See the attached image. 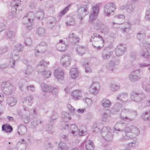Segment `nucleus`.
I'll use <instances>...</instances> for the list:
<instances>
[{
  "label": "nucleus",
  "instance_id": "29",
  "mask_svg": "<svg viewBox=\"0 0 150 150\" xmlns=\"http://www.w3.org/2000/svg\"><path fill=\"white\" fill-rule=\"evenodd\" d=\"M2 129L3 131H5L6 132H11L13 130L11 126L7 124L3 125L2 126Z\"/></svg>",
  "mask_w": 150,
  "mask_h": 150
},
{
  "label": "nucleus",
  "instance_id": "56",
  "mask_svg": "<svg viewBox=\"0 0 150 150\" xmlns=\"http://www.w3.org/2000/svg\"><path fill=\"white\" fill-rule=\"evenodd\" d=\"M139 67L141 69H143L145 67H149L150 64L146 63H139Z\"/></svg>",
  "mask_w": 150,
  "mask_h": 150
},
{
  "label": "nucleus",
  "instance_id": "17",
  "mask_svg": "<svg viewBox=\"0 0 150 150\" xmlns=\"http://www.w3.org/2000/svg\"><path fill=\"white\" fill-rule=\"evenodd\" d=\"M64 73L63 70L59 68L54 70V74L56 79L62 80L63 79Z\"/></svg>",
  "mask_w": 150,
  "mask_h": 150
},
{
  "label": "nucleus",
  "instance_id": "31",
  "mask_svg": "<svg viewBox=\"0 0 150 150\" xmlns=\"http://www.w3.org/2000/svg\"><path fill=\"white\" fill-rule=\"evenodd\" d=\"M62 120L66 122H68L71 119V117L69 114L65 112H62Z\"/></svg>",
  "mask_w": 150,
  "mask_h": 150
},
{
  "label": "nucleus",
  "instance_id": "6",
  "mask_svg": "<svg viewBox=\"0 0 150 150\" xmlns=\"http://www.w3.org/2000/svg\"><path fill=\"white\" fill-rule=\"evenodd\" d=\"M140 69L132 71L129 76V79L131 82H134L139 81L141 78Z\"/></svg>",
  "mask_w": 150,
  "mask_h": 150
},
{
  "label": "nucleus",
  "instance_id": "53",
  "mask_svg": "<svg viewBox=\"0 0 150 150\" xmlns=\"http://www.w3.org/2000/svg\"><path fill=\"white\" fill-rule=\"evenodd\" d=\"M13 89V87L12 86L7 88H5L4 91L6 94H9L12 93Z\"/></svg>",
  "mask_w": 150,
  "mask_h": 150
},
{
  "label": "nucleus",
  "instance_id": "55",
  "mask_svg": "<svg viewBox=\"0 0 150 150\" xmlns=\"http://www.w3.org/2000/svg\"><path fill=\"white\" fill-rule=\"evenodd\" d=\"M114 65L115 64L113 62H111L107 65L106 67L107 69L112 71H113L114 69Z\"/></svg>",
  "mask_w": 150,
  "mask_h": 150
},
{
  "label": "nucleus",
  "instance_id": "36",
  "mask_svg": "<svg viewBox=\"0 0 150 150\" xmlns=\"http://www.w3.org/2000/svg\"><path fill=\"white\" fill-rule=\"evenodd\" d=\"M125 26L124 28L121 29L123 32L128 33L131 28V24L128 22H126L125 23Z\"/></svg>",
  "mask_w": 150,
  "mask_h": 150
},
{
  "label": "nucleus",
  "instance_id": "23",
  "mask_svg": "<svg viewBox=\"0 0 150 150\" xmlns=\"http://www.w3.org/2000/svg\"><path fill=\"white\" fill-rule=\"evenodd\" d=\"M17 102V99L13 97H8L7 103L9 106L12 107L15 105Z\"/></svg>",
  "mask_w": 150,
  "mask_h": 150
},
{
  "label": "nucleus",
  "instance_id": "64",
  "mask_svg": "<svg viewBox=\"0 0 150 150\" xmlns=\"http://www.w3.org/2000/svg\"><path fill=\"white\" fill-rule=\"evenodd\" d=\"M145 19L148 21H150V9L148 10L146 13Z\"/></svg>",
  "mask_w": 150,
  "mask_h": 150
},
{
  "label": "nucleus",
  "instance_id": "58",
  "mask_svg": "<svg viewBox=\"0 0 150 150\" xmlns=\"http://www.w3.org/2000/svg\"><path fill=\"white\" fill-rule=\"evenodd\" d=\"M12 86V85L9 82H3L2 83L1 86L3 88V89L4 91V88H7Z\"/></svg>",
  "mask_w": 150,
  "mask_h": 150
},
{
  "label": "nucleus",
  "instance_id": "12",
  "mask_svg": "<svg viewBox=\"0 0 150 150\" xmlns=\"http://www.w3.org/2000/svg\"><path fill=\"white\" fill-rule=\"evenodd\" d=\"M128 95L126 93H121L119 94L116 98V100L119 103H125L128 100Z\"/></svg>",
  "mask_w": 150,
  "mask_h": 150
},
{
  "label": "nucleus",
  "instance_id": "45",
  "mask_svg": "<svg viewBox=\"0 0 150 150\" xmlns=\"http://www.w3.org/2000/svg\"><path fill=\"white\" fill-rule=\"evenodd\" d=\"M121 105L119 103L115 104L114 107L112 108V110L115 112H117L120 111L121 109Z\"/></svg>",
  "mask_w": 150,
  "mask_h": 150
},
{
  "label": "nucleus",
  "instance_id": "40",
  "mask_svg": "<svg viewBox=\"0 0 150 150\" xmlns=\"http://www.w3.org/2000/svg\"><path fill=\"white\" fill-rule=\"evenodd\" d=\"M142 118L146 121L150 120V110L145 112L144 114H143Z\"/></svg>",
  "mask_w": 150,
  "mask_h": 150
},
{
  "label": "nucleus",
  "instance_id": "39",
  "mask_svg": "<svg viewBox=\"0 0 150 150\" xmlns=\"http://www.w3.org/2000/svg\"><path fill=\"white\" fill-rule=\"evenodd\" d=\"M75 23L74 18L71 17H69L67 18V21L66 22V24L67 26L74 25Z\"/></svg>",
  "mask_w": 150,
  "mask_h": 150
},
{
  "label": "nucleus",
  "instance_id": "16",
  "mask_svg": "<svg viewBox=\"0 0 150 150\" xmlns=\"http://www.w3.org/2000/svg\"><path fill=\"white\" fill-rule=\"evenodd\" d=\"M113 20L114 21H117V23L112 22L113 25L115 24H121L125 21V17L122 15H117L113 17Z\"/></svg>",
  "mask_w": 150,
  "mask_h": 150
},
{
  "label": "nucleus",
  "instance_id": "37",
  "mask_svg": "<svg viewBox=\"0 0 150 150\" xmlns=\"http://www.w3.org/2000/svg\"><path fill=\"white\" fill-rule=\"evenodd\" d=\"M45 33V29L42 28H39L37 30L36 33L39 36H43Z\"/></svg>",
  "mask_w": 150,
  "mask_h": 150
},
{
  "label": "nucleus",
  "instance_id": "3",
  "mask_svg": "<svg viewBox=\"0 0 150 150\" xmlns=\"http://www.w3.org/2000/svg\"><path fill=\"white\" fill-rule=\"evenodd\" d=\"M100 133L102 137L105 140L109 141L113 139V133L109 127H103L101 129Z\"/></svg>",
  "mask_w": 150,
  "mask_h": 150
},
{
  "label": "nucleus",
  "instance_id": "60",
  "mask_svg": "<svg viewBox=\"0 0 150 150\" xmlns=\"http://www.w3.org/2000/svg\"><path fill=\"white\" fill-rule=\"evenodd\" d=\"M24 43L26 45H30L32 43V40L30 38H27L25 40Z\"/></svg>",
  "mask_w": 150,
  "mask_h": 150
},
{
  "label": "nucleus",
  "instance_id": "9",
  "mask_svg": "<svg viewBox=\"0 0 150 150\" xmlns=\"http://www.w3.org/2000/svg\"><path fill=\"white\" fill-rule=\"evenodd\" d=\"M92 9L93 12L90 14L89 19V22L91 23H93L97 17L98 13L99 11V6L95 5L92 7Z\"/></svg>",
  "mask_w": 150,
  "mask_h": 150
},
{
  "label": "nucleus",
  "instance_id": "42",
  "mask_svg": "<svg viewBox=\"0 0 150 150\" xmlns=\"http://www.w3.org/2000/svg\"><path fill=\"white\" fill-rule=\"evenodd\" d=\"M68 147L64 143L60 142L59 144V150H68Z\"/></svg>",
  "mask_w": 150,
  "mask_h": 150
},
{
  "label": "nucleus",
  "instance_id": "62",
  "mask_svg": "<svg viewBox=\"0 0 150 150\" xmlns=\"http://www.w3.org/2000/svg\"><path fill=\"white\" fill-rule=\"evenodd\" d=\"M6 35L8 38H10L14 36L12 32L9 30H7L6 31Z\"/></svg>",
  "mask_w": 150,
  "mask_h": 150
},
{
  "label": "nucleus",
  "instance_id": "1",
  "mask_svg": "<svg viewBox=\"0 0 150 150\" xmlns=\"http://www.w3.org/2000/svg\"><path fill=\"white\" fill-rule=\"evenodd\" d=\"M114 131L116 133H119V132H124L125 134H123L120 139L122 142H125L132 139L138 135L140 133L139 129L134 126L126 127L124 129H117L115 127Z\"/></svg>",
  "mask_w": 150,
  "mask_h": 150
},
{
  "label": "nucleus",
  "instance_id": "4",
  "mask_svg": "<svg viewBox=\"0 0 150 150\" xmlns=\"http://www.w3.org/2000/svg\"><path fill=\"white\" fill-rule=\"evenodd\" d=\"M116 9L115 5L113 3H107L103 7V13L105 16H110Z\"/></svg>",
  "mask_w": 150,
  "mask_h": 150
},
{
  "label": "nucleus",
  "instance_id": "8",
  "mask_svg": "<svg viewBox=\"0 0 150 150\" xmlns=\"http://www.w3.org/2000/svg\"><path fill=\"white\" fill-rule=\"evenodd\" d=\"M88 7L87 5H81L78 9V17L80 19L81 23L83 18L88 13Z\"/></svg>",
  "mask_w": 150,
  "mask_h": 150
},
{
  "label": "nucleus",
  "instance_id": "7",
  "mask_svg": "<svg viewBox=\"0 0 150 150\" xmlns=\"http://www.w3.org/2000/svg\"><path fill=\"white\" fill-rule=\"evenodd\" d=\"M18 114L21 117L22 120L23 122L25 124L28 123L30 120V112L28 109L26 108L23 109V112L19 111L18 112Z\"/></svg>",
  "mask_w": 150,
  "mask_h": 150
},
{
  "label": "nucleus",
  "instance_id": "43",
  "mask_svg": "<svg viewBox=\"0 0 150 150\" xmlns=\"http://www.w3.org/2000/svg\"><path fill=\"white\" fill-rule=\"evenodd\" d=\"M95 38H98L100 39L102 41L103 44L104 43V40L103 38L99 34L97 33H94L93 34V36H91L90 39V41L91 42L92 40H93Z\"/></svg>",
  "mask_w": 150,
  "mask_h": 150
},
{
  "label": "nucleus",
  "instance_id": "49",
  "mask_svg": "<svg viewBox=\"0 0 150 150\" xmlns=\"http://www.w3.org/2000/svg\"><path fill=\"white\" fill-rule=\"evenodd\" d=\"M104 24L101 22L99 21H97L95 25V26L96 27L97 29L100 30L104 26Z\"/></svg>",
  "mask_w": 150,
  "mask_h": 150
},
{
  "label": "nucleus",
  "instance_id": "2",
  "mask_svg": "<svg viewBox=\"0 0 150 150\" xmlns=\"http://www.w3.org/2000/svg\"><path fill=\"white\" fill-rule=\"evenodd\" d=\"M49 64V62H46L43 60L40 62L37 66L36 69L37 71L41 73L42 76L45 78H48L50 77L51 75L52 72L48 70L42 71V69L43 68L47 67V65Z\"/></svg>",
  "mask_w": 150,
  "mask_h": 150
},
{
  "label": "nucleus",
  "instance_id": "33",
  "mask_svg": "<svg viewBox=\"0 0 150 150\" xmlns=\"http://www.w3.org/2000/svg\"><path fill=\"white\" fill-rule=\"evenodd\" d=\"M101 104L104 108H109L111 105V103L109 100L104 98L102 101Z\"/></svg>",
  "mask_w": 150,
  "mask_h": 150
},
{
  "label": "nucleus",
  "instance_id": "32",
  "mask_svg": "<svg viewBox=\"0 0 150 150\" xmlns=\"http://www.w3.org/2000/svg\"><path fill=\"white\" fill-rule=\"evenodd\" d=\"M135 8L134 4L132 3H129L127 4L126 10L129 13H132Z\"/></svg>",
  "mask_w": 150,
  "mask_h": 150
},
{
  "label": "nucleus",
  "instance_id": "50",
  "mask_svg": "<svg viewBox=\"0 0 150 150\" xmlns=\"http://www.w3.org/2000/svg\"><path fill=\"white\" fill-rule=\"evenodd\" d=\"M25 15L27 16L28 18L29 19V20L31 21L32 23L35 18V16L33 13L32 12H30L28 14Z\"/></svg>",
  "mask_w": 150,
  "mask_h": 150
},
{
  "label": "nucleus",
  "instance_id": "28",
  "mask_svg": "<svg viewBox=\"0 0 150 150\" xmlns=\"http://www.w3.org/2000/svg\"><path fill=\"white\" fill-rule=\"evenodd\" d=\"M44 16V13L43 9H38L36 13V18L38 20L42 19Z\"/></svg>",
  "mask_w": 150,
  "mask_h": 150
},
{
  "label": "nucleus",
  "instance_id": "30",
  "mask_svg": "<svg viewBox=\"0 0 150 150\" xmlns=\"http://www.w3.org/2000/svg\"><path fill=\"white\" fill-rule=\"evenodd\" d=\"M40 86L42 91L44 92H50V91L53 89L52 87L51 86L46 85L44 83H42Z\"/></svg>",
  "mask_w": 150,
  "mask_h": 150
},
{
  "label": "nucleus",
  "instance_id": "10",
  "mask_svg": "<svg viewBox=\"0 0 150 150\" xmlns=\"http://www.w3.org/2000/svg\"><path fill=\"white\" fill-rule=\"evenodd\" d=\"M100 88V85L98 82H93L89 88V92L91 94H96L98 93Z\"/></svg>",
  "mask_w": 150,
  "mask_h": 150
},
{
  "label": "nucleus",
  "instance_id": "19",
  "mask_svg": "<svg viewBox=\"0 0 150 150\" xmlns=\"http://www.w3.org/2000/svg\"><path fill=\"white\" fill-rule=\"evenodd\" d=\"M27 132L26 127L22 124L19 125L18 126V134L22 136L24 135Z\"/></svg>",
  "mask_w": 150,
  "mask_h": 150
},
{
  "label": "nucleus",
  "instance_id": "14",
  "mask_svg": "<svg viewBox=\"0 0 150 150\" xmlns=\"http://www.w3.org/2000/svg\"><path fill=\"white\" fill-rule=\"evenodd\" d=\"M71 62V59L70 56L63 55L61 59L60 63L64 67L69 66Z\"/></svg>",
  "mask_w": 150,
  "mask_h": 150
},
{
  "label": "nucleus",
  "instance_id": "52",
  "mask_svg": "<svg viewBox=\"0 0 150 150\" xmlns=\"http://www.w3.org/2000/svg\"><path fill=\"white\" fill-rule=\"evenodd\" d=\"M33 70V69L31 66L28 65L27 66V68L25 71V75H28L32 72Z\"/></svg>",
  "mask_w": 150,
  "mask_h": 150
},
{
  "label": "nucleus",
  "instance_id": "11",
  "mask_svg": "<svg viewBox=\"0 0 150 150\" xmlns=\"http://www.w3.org/2000/svg\"><path fill=\"white\" fill-rule=\"evenodd\" d=\"M113 52L110 50L108 48H105L101 52V57L102 59L104 61L108 60L112 56Z\"/></svg>",
  "mask_w": 150,
  "mask_h": 150
},
{
  "label": "nucleus",
  "instance_id": "41",
  "mask_svg": "<svg viewBox=\"0 0 150 150\" xmlns=\"http://www.w3.org/2000/svg\"><path fill=\"white\" fill-rule=\"evenodd\" d=\"M20 4V1H13L11 2V6L13 9H15L16 10L17 8Z\"/></svg>",
  "mask_w": 150,
  "mask_h": 150
},
{
  "label": "nucleus",
  "instance_id": "13",
  "mask_svg": "<svg viewBox=\"0 0 150 150\" xmlns=\"http://www.w3.org/2000/svg\"><path fill=\"white\" fill-rule=\"evenodd\" d=\"M126 45L125 44H120L115 50V53L116 56H120L122 55L126 49Z\"/></svg>",
  "mask_w": 150,
  "mask_h": 150
},
{
  "label": "nucleus",
  "instance_id": "5",
  "mask_svg": "<svg viewBox=\"0 0 150 150\" xmlns=\"http://www.w3.org/2000/svg\"><path fill=\"white\" fill-rule=\"evenodd\" d=\"M131 99L135 102H139L146 98V95L143 92L138 93L135 91H132L131 93Z\"/></svg>",
  "mask_w": 150,
  "mask_h": 150
},
{
  "label": "nucleus",
  "instance_id": "35",
  "mask_svg": "<svg viewBox=\"0 0 150 150\" xmlns=\"http://www.w3.org/2000/svg\"><path fill=\"white\" fill-rule=\"evenodd\" d=\"M76 50L77 53L80 56L83 55L85 53V49L83 46H79Z\"/></svg>",
  "mask_w": 150,
  "mask_h": 150
},
{
  "label": "nucleus",
  "instance_id": "26",
  "mask_svg": "<svg viewBox=\"0 0 150 150\" xmlns=\"http://www.w3.org/2000/svg\"><path fill=\"white\" fill-rule=\"evenodd\" d=\"M69 37V40L75 43L76 42H79V38L78 36L75 35L73 33L70 34Z\"/></svg>",
  "mask_w": 150,
  "mask_h": 150
},
{
  "label": "nucleus",
  "instance_id": "44",
  "mask_svg": "<svg viewBox=\"0 0 150 150\" xmlns=\"http://www.w3.org/2000/svg\"><path fill=\"white\" fill-rule=\"evenodd\" d=\"M121 105L119 103L115 104L114 107L112 108V110L115 112H117L120 111L121 109Z\"/></svg>",
  "mask_w": 150,
  "mask_h": 150
},
{
  "label": "nucleus",
  "instance_id": "34",
  "mask_svg": "<svg viewBox=\"0 0 150 150\" xmlns=\"http://www.w3.org/2000/svg\"><path fill=\"white\" fill-rule=\"evenodd\" d=\"M57 50L60 51H64L67 50V46L64 43H58L56 45Z\"/></svg>",
  "mask_w": 150,
  "mask_h": 150
},
{
  "label": "nucleus",
  "instance_id": "22",
  "mask_svg": "<svg viewBox=\"0 0 150 150\" xmlns=\"http://www.w3.org/2000/svg\"><path fill=\"white\" fill-rule=\"evenodd\" d=\"M58 117L59 115L57 113L55 112H53L49 117V122L51 123L55 122Z\"/></svg>",
  "mask_w": 150,
  "mask_h": 150
},
{
  "label": "nucleus",
  "instance_id": "54",
  "mask_svg": "<svg viewBox=\"0 0 150 150\" xmlns=\"http://www.w3.org/2000/svg\"><path fill=\"white\" fill-rule=\"evenodd\" d=\"M15 148L17 150H25L26 148L25 144H19L18 145V144H16Z\"/></svg>",
  "mask_w": 150,
  "mask_h": 150
},
{
  "label": "nucleus",
  "instance_id": "25",
  "mask_svg": "<svg viewBox=\"0 0 150 150\" xmlns=\"http://www.w3.org/2000/svg\"><path fill=\"white\" fill-rule=\"evenodd\" d=\"M69 74L72 79H76L78 75L77 69L75 68L71 69L70 71Z\"/></svg>",
  "mask_w": 150,
  "mask_h": 150
},
{
  "label": "nucleus",
  "instance_id": "27",
  "mask_svg": "<svg viewBox=\"0 0 150 150\" xmlns=\"http://www.w3.org/2000/svg\"><path fill=\"white\" fill-rule=\"evenodd\" d=\"M85 147L86 150H93L94 147L93 142L91 140H88L85 143Z\"/></svg>",
  "mask_w": 150,
  "mask_h": 150
},
{
  "label": "nucleus",
  "instance_id": "51",
  "mask_svg": "<svg viewBox=\"0 0 150 150\" xmlns=\"http://www.w3.org/2000/svg\"><path fill=\"white\" fill-rule=\"evenodd\" d=\"M23 24L25 25L29 23L30 25L32 24L31 21L29 20L27 16L25 15V16L22 19Z\"/></svg>",
  "mask_w": 150,
  "mask_h": 150
},
{
  "label": "nucleus",
  "instance_id": "61",
  "mask_svg": "<svg viewBox=\"0 0 150 150\" xmlns=\"http://www.w3.org/2000/svg\"><path fill=\"white\" fill-rule=\"evenodd\" d=\"M136 142L135 141H133L127 144V146L128 148H134L136 146Z\"/></svg>",
  "mask_w": 150,
  "mask_h": 150
},
{
  "label": "nucleus",
  "instance_id": "24",
  "mask_svg": "<svg viewBox=\"0 0 150 150\" xmlns=\"http://www.w3.org/2000/svg\"><path fill=\"white\" fill-rule=\"evenodd\" d=\"M70 130L71 132V133L72 134V136H75L78 134V128L75 124H72L70 125Z\"/></svg>",
  "mask_w": 150,
  "mask_h": 150
},
{
  "label": "nucleus",
  "instance_id": "48",
  "mask_svg": "<svg viewBox=\"0 0 150 150\" xmlns=\"http://www.w3.org/2000/svg\"><path fill=\"white\" fill-rule=\"evenodd\" d=\"M71 4H69L62 11L59 13V15L61 16L64 15L69 10V8L71 7Z\"/></svg>",
  "mask_w": 150,
  "mask_h": 150
},
{
  "label": "nucleus",
  "instance_id": "20",
  "mask_svg": "<svg viewBox=\"0 0 150 150\" xmlns=\"http://www.w3.org/2000/svg\"><path fill=\"white\" fill-rule=\"evenodd\" d=\"M141 56L145 59L149 58L150 57V48H144L141 52Z\"/></svg>",
  "mask_w": 150,
  "mask_h": 150
},
{
  "label": "nucleus",
  "instance_id": "47",
  "mask_svg": "<svg viewBox=\"0 0 150 150\" xmlns=\"http://www.w3.org/2000/svg\"><path fill=\"white\" fill-rule=\"evenodd\" d=\"M71 4H69L62 11L59 13V15L61 16L64 15L69 10V8L71 7Z\"/></svg>",
  "mask_w": 150,
  "mask_h": 150
},
{
  "label": "nucleus",
  "instance_id": "59",
  "mask_svg": "<svg viewBox=\"0 0 150 150\" xmlns=\"http://www.w3.org/2000/svg\"><path fill=\"white\" fill-rule=\"evenodd\" d=\"M100 30L102 33L105 34H107L109 31L108 28L105 25Z\"/></svg>",
  "mask_w": 150,
  "mask_h": 150
},
{
  "label": "nucleus",
  "instance_id": "63",
  "mask_svg": "<svg viewBox=\"0 0 150 150\" xmlns=\"http://www.w3.org/2000/svg\"><path fill=\"white\" fill-rule=\"evenodd\" d=\"M52 88L53 89H52L51 91H50V92H52L53 95L57 97L58 95V89L57 88H54L52 87Z\"/></svg>",
  "mask_w": 150,
  "mask_h": 150
},
{
  "label": "nucleus",
  "instance_id": "18",
  "mask_svg": "<svg viewBox=\"0 0 150 150\" xmlns=\"http://www.w3.org/2000/svg\"><path fill=\"white\" fill-rule=\"evenodd\" d=\"M111 113L110 111L107 110L103 112L101 116V120L103 121L108 122L111 119Z\"/></svg>",
  "mask_w": 150,
  "mask_h": 150
},
{
  "label": "nucleus",
  "instance_id": "21",
  "mask_svg": "<svg viewBox=\"0 0 150 150\" xmlns=\"http://www.w3.org/2000/svg\"><path fill=\"white\" fill-rule=\"evenodd\" d=\"M81 92L80 90H74L71 93L72 96L75 100L80 99L81 97Z\"/></svg>",
  "mask_w": 150,
  "mask_h": 150
},
{
  "label": "nucleus",
  "instance_id": "38",
  "mask_svg": "<svg viewBox=\"0 0 150 150\" xmlns=\"http://www.w3.org/2000/svg\"><path fill=\"white\" fill-rule=\"evenodd\" d=\"M145 36V33L144 31H140L137 34V38L140 41L143 42V39Z\"/></svg>",
  "mask_w": 150,
  "mask_h": 150
},
{
  "label": "nucleus",
  "instance_id": "46",
  "mask_svg": "<svg viewBox=\"0 0 150 150\" xmlns=\"http://www.w3.org/2000/svg\"><path fill=\"white\" fill-rule=\"evenodd\" d=\"M120 85L119 84H111L110 86V89L113 91H117L119 88Z\"/></svg>",
  "mask_w": 150,
  "mask_h": 150
},
{
  "label": "nucleus",
  "instance_id": "15",
  "mask_svg": "<svg viewBox=\"0 0 150 150\" xmlns=\"http://www.w3.org/2000/svg\"><path fill=\"white\" fill-rule=\"evenodd\" d=\"M34 98L31 96H28L25 98H24L23 100V107H25L27 109H28L26 107V106H31L33 102Z\"/></svg>",
  "mask_w": 150,
  "mask_h": 150
},
{
  "label": "nucleus",
  "instance_id": "57",
  "mask_svg": "<svg viewBox=\"0 0 150 150\" xmlns=\"http://www.w3.org/2000/svg\"><path fill=\"white\" fill-rule=\"evenodd\" d=\"M47 128L46 129L47 132L49 133L52 134L53 133L54 131V129L52 127V125L51 126L50 125H47Z\"/></svg>",
  "mask_w": 150,
  "mask_h": 150
}]
</instances>
